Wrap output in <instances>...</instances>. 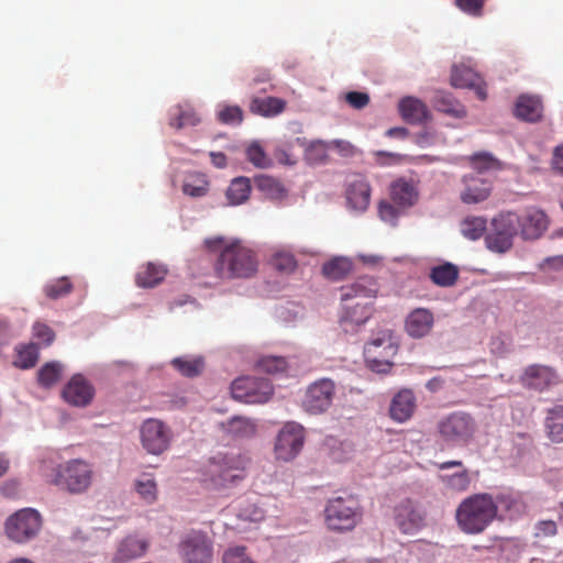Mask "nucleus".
<instances>
[{
  "instance_id": "obj_17",
  "label": "nucleus",
  "mask_w": 563,
  "mask_h": 563,
  "mask_svg": "<svg viewBox=\"0 0 563 563\" xmlns=\"http://www.w3.org/2000/svg\"><path fill=\"white\" fill-rule=\"evenodd\" d=\"M345 196L351 209L365 211L371 201V186L365 176L361 174L351 175L346 179Z\"/></svg>"
},
{
  "instance_id": "obj_18",
  "label": "nucleus",
  "mask_w": 563,
  "mask_h": 563,
  "mask_svg": "<svg viewBox=\"0 0 563 563\" xmlns=\"http://www.w3.org/2000/svg\"><path fill=\"white\" fill-rule=\"evenodd\" d=\"M66 402L76 407L88 406L95 396V388L81 374L74 375L63 389Z\"/></svg>"
},
{
  "instance_id": "obj_24",
  "label": "nucleus",
  "mask_w": 563,
  "mask_h": 563,
  "mask_svg": "<svg viewBox=\"0 0 563 563\" xmlns=\"http://www.w3.org/2000/svg\"><path fill=\"white\" fill-rule=\"evenodd\" d=\"M417 408L413 391L408 388L399 390L391 399L389 406L390 418L399 423L408 421Z\"/></svg>"
},
{
  "instance_id": "obj_51",
  "label": "nucleus",
  "mask_w": 563,
  "mask_h": 563,
  "mask_svg": "<svg viewBox=\"0 0 563 563\" xmlns=\"http://www.w3.org/2000/svg\"><path fill=\"white\" fill-rule=\"evenodd\" d=\"M217 117L223 124H240L243 121V110L239 106H224Z\"/></svg>"
},
{
  "instance_id": "obj_28",
  "label": "nucleus",
  "mask_w": 563,
  "mask_h": 563,
  "mask_svg": "<svg viewBox=\"0 0 563 563\" xmlns=\"http://www.w3.org/2000/svg\"><path fill=\"white\" fill-rule=\"evenodd\" d=\"M543 111L542 101L537 96L521 95L515 106V115L523 121L537 122Z\"/></svg>"
},
{
  "instance_id": "obj_53",
  "label": "nucleus",
  "mask_w": 563,
  "mask_h": 563,
  "mask_svg": "<svg viewBox=\"0 0 563 563\" xmlns=\"http://www.w3.org/2000/svg\"><path fill=\"white\" fill-rule=\"evenodd\" d=\"M329 143L316 141L306 148V158L311 163H321L327 158Z\"/></svg>"
},
{
  "instance_id": "obj_2",
  "label": "nucleus",
  "mask_w": 563,
  "mask_h": 563,
  "mask_svg": "<svg viewBox=\"0 0 563 563\" xmlns=\"http://www.w3.org/2000/svg\"><path fill=\"white\" fill-rule=\"evenodd\" d=\"M378 283L374 277L362 276L353 284L343 286L341 288V301L343 303L344 312L341 317V324L347 331L346 325L364 324L371 317V307L366 302L351 301L354 299H372L378 294Z\"/></svg>"
},
{
  "instance_id": "obj_42",
  "label": "nucleus",
  "mask_w": 563,
  "mask_h": 563,
  "mask_svg": "<svg viewBox=\"0 0 563 563\" xmlns=\"http://www.w3.org/2000/svg\"><path fill=\"white\" fill-rule=\"evenodd\" d=\"M172 365L184 376L195 377L201 374L205 368V361L202 357L180 356L172 361Z\"/></svg>"
},
{
  "instance_id": "obj_63",
  "label": "nucleus",
  "mask_w": 563,
  "mask_h": 563,
  "mask_svg": "<svg viewBox=\"0 0 563 563\" xmlns=\"http://www.w3.org/2000/svg\"><path fill=\"white\" fill-rule=\"evenodd\" d=\"M409 134L406 128H390L387 130L386 135L389 137L405 139Z\"/></svg>"
},
{
  "instance_id": "obj_35",
  "label": "nucleus",
  "mask_w": 563,
  "mask_h": 563,
  "mask_svg": "<svg viewBox=\"0 0 563 563\" xmlns=\"http://www.w3.org/2000/svg\"><path fill=\"white\" fill-rule=\"evenodd\" d=\"M256 188L271 200H282L287 196V189L278 179L261 175L255 177Z\"/></svg>"
},
{
  "instance_id": "obj_59",
  "label": "nucleus",
  "mask_w": 563,
  "mask_h": 563,
  "mask_svg": "<svg viewBox=\"0 0 563 563\" xmlns=\"http://www.w3.org/2000/svg\"><path fill=\"white\" fill-rule=\"evenodd\" d=\"M376 163L379 165L398 164L404 159V155L384 151L375 152Z\"/></svg>"
},
{
  "instance_id": "obj_12",
  "label": "nucleus",
  "mask_w": 563,
  "mask_h": 563,
  "mask_svg": "<svg viewBox=\"0 0 563 563\" xmlns=\"http://www.w3.org/2000/svg\"><path fill=\"white\" fill-rule=\"evenodd\" d=\"M274 393L268 379L257 377H240L231 385V395L234 399L249 402H266Z\"/></svg>"
},
{
  "instance_id": "obj_23",
  "label": "nucleus",
  "mask_w": 563,
  "mask_h": 563,
  "mask_svg": "<svg viewBox=\"0 0 563 563\" xmlns=\"http://www.w3.org/2000/svg\"><path fill=\"white\" fill-rule=\"evenodd\" d=\"M423 515L410 499L402 500L395 508V521L404 533H412L423 525Z\"/></svg>"
},
{
  "instance_id": "obj_4",
  "label": "nucleus",
  "mask_w": 563,
  "mask_h": 563,
  "mask_svg": "<svg viewBox=\"0 0 563 563\" xmlns=\"http://www.w3.org/2000/svg\"><path fill=\"white\" fill-rule=\"evenodd\" d=\"M257 268L256 253L241 241L227 244L213 265L216 275L222 279L250 278Z\"/></svg>"
},
{
  "instance_id": "obj_37",
  "label": "nucleus",
  "mask_w": 563,
  "mask_h": 563,
  "mask_svg": "<svg viewBox=\"0 0 563 563\" xmlns=\"http://www.w3.org/2000/svg\"><path fill=\"white\" fill-rule=\"evenodd\" d=\"M429 277L437 286L451 287L459 278V268L452 263H444L432 267Z\"/></svg>"
},
{
  "instance_id": "obj_55",
  "label": "nucleus",
  "mask_w": 563,
  "mask_h": 563,
  "mask_svg": "<svg viewBox=\"0 0 563 563\" xmlns=\"http://www.w3.org/2000/svg\"><path fill=\"white\" fill-rule=\"evenodd\" d=\"M33 335L44 345H49L54 339V331L45 323L36 322L33 325Z\"/></svg>"
},
{
  "instance_id": "obj_43",
  "label": "nucleus",
  "mask_w": 563,
  "mask_h": 563,
  "mask_svg": "<svg viewBox=\"0 0 563 563\" xmlns=\"http://www.w3.org/2000/svg\"><path fill=\"white\" fill-rule=\"evenodd\" d=\"M209 190V181L203 174L195 173L189 175L183 185L185 195L199 198L207 195Z\"/></svg>"
},
{
  "instance_id": "obj_61",
  "label": "nucleus",
  "mask_w": 563,
  "mask_h": 563,
  "mask_svg": "<svg viewBox=\"0 0 563 563\" xmlns=\"http://www.w3.org/2000/svg\"><path fill=\"white\" fill-rule=\"evenodd\" d=\"M19 485L14 481L5 482L1 486V493L3 496L12 498L18 494Z\"/></svg>"
},
{
  "instance_id": "obj_60",
  "label": "nucleus",
  "mask_w": 563,
  "mask_h": 563,
  "mask_svg": "<svg viewBox=\"0 0 563 563\" xmlns=\"http://www.w3.org/2000/svg\"><path fill=\"white\" fill-rule=\"evenodd\" d=\"M552 165L554 169L563 174V145L555 147Z\"/></svg>"
},
{
  "instance_id": "obj_1",
  "label": "nucleus",
  "mask_w": 563,
  "mask_h": 563,
  "mask_svg": "<svg viewBox=\"0 0 563 563\" xmlns=\"http://www.w3.org/2000/svg\"><path fill=\"white\" fill-rule=\"evenodd\" d=\"M497 514L498 504L492 495L474 494L460 503L455 510V520L465 534H479L493 523Z\"/></svg>"
},
{
  "instance_id": "obj_40",
  "label": "nucleus",
  "mask_w": 563,
  "mask_h": 563,
  "mask_svg": "<svg viewBox=\"0 0 563 563\" xmlns=\"http://www.w3.org/2000/svg\"><path fill=\"white\" fill-rule=\"evenodd\" d=\"M251 194V181L246 177L234 178L227 189L229 205L238 206L245 202Z\"/></svg>"
},
{
  "instance_id": "obj_54",
  "label": "nucleus",
  "mask_w": 563,
  "mask_h": 563,
  "mask_svg": "<svg viewBox=\"0 0 563 563\" xmlns=\"http://www.w3.org/2000/svg\"><path fill=\"white\" fill-rule=\"evenodd\" d=\"M486 0H455V5L464 13L479 18Z\"/></svg>"
},
{
  "instance_id": "obj_19",
  "label": "nucleus",
  "mask_w": 563,
  "mask_h": 563,
  "mask_svg": "<svg viewBox=\"0 0 563 563\" xmlns=\"http://www.w3.org/2000/svg\"><path fill=\"white\" fill-rule=\"evenodd\" d=\"M397 347L391 342V336L388 333H384L382 336L373 339L365 346V355L367 362L372 364V367L377 371H384L380 366L390 367L391 363L383 360L384 357L393 356L396 353Z\"/></svg>"
},
{
  "instance_id": "obj_49",
  "label": "nucleus",
  "mask_w": 563,
  "mask_h": 563,
  "mask_svg": "<svg viewBox=\"0 0 563 563\" xmlns=\"http://www.w3.org/2000/svg\"><path fill=\"white\" fill-rule=\"evenodd\" d=\"M273 266L280 273H292L297 267L295 256L289 252H277L272 258Z\"/></svg>"
},
{
  "instance_id": "obj_16",
  "label": "nucleus",
  "mask_w": 563,
  "mask_h": 563,
  "mask_svg": "<svg viewBox=\"0 0 563 563\" xmlns=\"http://www.w3.org/2000/svg\"><path fill=\"white\" fill-rule=\"evenodd\" d=\"M518 234L523 240H537L543 235L549 228V217L540 208L528 207L521 214L517 213Z\"/></svg>"
},
{
  "instance_id": "obj_27",
  "label": "nucleus",
  "mask_w": 563,
  "mask_h": 563,
  "mask_svg": "<svg viewBox=\"0 0 563 563\" xmlns=\"http://www.w3.org/2000/svg\"><path fill=\"white\" fill-rule=\"evenodd\" d=\"M433 323L434 317L429 309L417 308L407 316L405 330L409 336L420 339L431 332Z\"/></svg>"
},
{
  "instance_id": "obj_22",
  "label": "nucleus",
  "mask_w": 563,
  "mask_h": 563,
  "mask_svg": "<svg viewBox=\"0 0 563 563\" xmlns=\"http://www.w3.org/2000/svg\"><path fill=\"white\" fill-rule=\"evenodd\" d=\"M439 470H448L451 467H459L460 470L452 474L439 475L440 482L444 488L453 493L466 492L471 485V475L467 468L464 467L462 461H446L437 465Z\"/></svg>"
},
{
  "instance_id": "obj_29",
  "label": "nucleus",
  "mask_w": 563,
  "mask_h": 563,
  "mask_svg": "<svg viewBox=\"0 0 563 563\" xmlns=\"http://www.w3.org/2000/svg\"><path fill=\"white\" fill-rule=\"evenodd\" d=\"M398 109L402 119L411 124L422 123L429 118L427 106L415 97L402 98Z\"/></svg>"
},
{
  "instance_id": "obj_31",
  "label": "nucleus",
  "mask_w": 563,
  "mask_h": 563,
  "mask_svg": "<svg viewBox=\"0 0 563 563\" xmlns=\"http://www.w3.org/2000/svg\"><path fill=\"white\" fill-rule=\"evenodd\" d=\"M287 107L286 100L277 97L260 98L254 97L250 102V111L253 114L271 118L276 117L285 111Z\"/></svg>"
},
{
  "instance_id": "obj_58",
  "label": "nucleus",
  "mask_w": 563,
  "mask_h": 563,
  "mask_svg": "<svg viewBox=\"0 0 563 563\" xmlns=\"http://www.w3.org/2000/svg\"><path fill=\"white\" fill-rule=\"evenodd\" d=\"M329 148L336 150L342 156L349 157L355 154V147L349 141L334 140L329 143Z\"/></svg>"
},
{
  "instance_id": "obj_56",
  "label": "nucleus",
  "mask_w": 563,
  "mask_h": 563,
  "mask_svg": "<svg viewBox=\"0 0 563 563\" xmlns=\"http://www.w3.org/2000/svg\"><path fill=\"white\" fill-rule=\"evenodd\" d=\"M347 103L353 107L354 109H363L365 108L369 102V97L365 92L360 91H351L346 93L345 97Z\"/></svg>"
},
{
  "instance_id": "obj_64",
  "label": "nucleus",
  "mask_w": 563,
  "mask_h": 563,
  "mask_svg": "<svg viewBox=\"0 0 563 563\" xmlns=\"http://www.w3.org/2000/svg\"><path fill=\"white\" fill-rule=\"evenodd\" d=\"M276 156H277V158L279 159L280 163H284V164H287V165L296 164V158H294L285 150H278Z\"/></svg>"
},
{
  "instance_id": "obj_20",
  "label": "nucleus",
  "mask_w": 563,
  "mask_h": 563,
  "mask_svg": "<svg viewBox=\"0 0 563 563\" xmlns=\"http://www.w3.org/2000/svg\"><path fill=\"white\" fill-rule=\"evenodd\" d=\"M464 189L460 198L466 205H475L485 201L492 194L493 184L478 175H466L462 179Z\"/></svg>"
},
{
  "instance_id": "obj_25",
  "label": "nucleus",
  "mask_w": 563,
  "mask_h": 563,
  "mask_svg": "<svg viewBox=\"0 0 563 563\" xmlns=\"http://www.w3.org/2000/svg\"><path fill=\"white\" fill-rule=\"evenodd\" d=\"M150 548V542L139 536H126L119 544L113 556V563H125L143 556Z\"/></svg>"
},
{
  "instance_id": "obj_46",
  "label": "nucleus",
  "mask_w": 563,
  "mask_h": 563,
  "mask_svg": "<svg viewBox=\"0 0 563 563\" xmlns=\"http://www.w3.org/2000/svg\"><path fill=\"white\" fill-rule=\"evenodd\" d=\"M43 291L49 299H59L73 291V283L68 277H60L47 283Z\"/></svg>"
},
{
  "instance_id": "obj_8",
  "label": "nucleus",
  "mask_w": 563,
  "mask_h": 563,
  "mask_svg": "<svg viewBox=\"0 0 563 563\" xmlns=\"http://www.w3.org/2000/svg\"><path fill=\"white\" fill-rule=\"evenodd\" d=\"M477 426L474 418L466 412H452L439 420L438 433L443 442L452 446L468 444L476 432Z\"/></svg>"
},
{
  "instance_id": "obj_62",
  "label": "nucleus",
  "mask_w": 563,
  "mask_h": 563,
  "mask_svg": "<svg viewBox=\"0 0 563 563\" xmlns=\"http://www.w3.org/2000/svg\"><path fill=\"white\" fill-rule=\"evenodd\" d=\"M210 158L218 168H223L227 165V156L222 152H210Z\"/></svg>"
},
{
  "instance_id": "obj_47",
  "label": "nucleus",
  "mask_w": 563,
  "mask_h": 563,
  "mask_svg": "<svg viewBox=\"0 0 563 563\" xmlns=\"http://www.w3.org/2000/svg\"><path fill=\"white\" fill-rule=\"evenodd\" d=\"M257 367L260 371L268 373V374H278L284 373L288 363L287 360L283 356H264L257 362Z\"/></svg>"
},
{
  "instance_id": "obj_9",
  "label": "nucleus",
  "mask_w": 563,
  "mask_h": 563,
  "mask_svg": "<svg viewBox=\"0 0 563 563\" xmlns=\"http://www.w3.org/2000/svg\"><path fill=\"white\" fill-rule=\"evenodd\" d=\"M518 234L517 213L504 211L493 218L490 230L485 235L486 247L496 253H506L514 245V239Z\"/></svg>"
},
{
  "instance_id": "obj_10",
  "label": "nucleus",
  "mask_w": 563,
  "mask_h": 563,
  "mask_svg": "<svg viewBox=\"0 0 563 563\" xmlns=\"http://www.w3.org/2000/svg\"><path fill=\"white\" fill-rule=\"evenodd\" d=\"M41 527V515L32 508H24L8 518L5 532L11 540L23 543L36 537Z\"/></svg>"
},
{
  "instance_id": "obj_50",
  "label": "nucleus",
  "mask_w": 563,
  "mask_h": 563,
  "mask_svg": "<svg viewBox=\"0 0 563 563\" xmlns=\"http://www.w3.org/2000/svg\"><path fill=\"white\" fill-rule=\"evenodd\" d=\"M223 563H257L246 552L243 545L228 548L222 555Z\"/></svg>"
},
{
  "instance_id": "obj_52",
  "label": "nucleus",
  "mask_w": 563,
  "mask_h": 563,
  "mask_svg": "<svg viewBox=\"0 0 563 563\" xmlns=\"http://www.w3.org/2000/svg\"><path fill=\"white\" fill-rule=\"evenodd\" d=\"M247 159L256 167L266 168L271 165V161L258 143H252L246 148Z\"/></svg>"
},
{
  "instance_id": "obj_21",
  "label": "nucleus",
  "mask_w": 563,
  "mask_h": 563,
  "mask_svg": "<svg viewBox=\"0 0 563 563\" xmlns=\"http://www.w3.org/2000/svg\"><path fill=\"white\" fill-rule=\"evenodd\" d=\"M451 84L456 88L473 89L481 100L487 98L486 84L474 69L465 65H455L452 68Z\"/></svg>"
},
{
  "instance_id": "obj_38",
  "label": "nucleus",
  "mask_w": 563,
  "mask_h": 563,
  "mask_svg": "<svg viewBox=\"0 0 563 563\" xmlns=\"http://www.w3.org/2000/svg\"><path fill=\"white\" fill-rule=\"evenodd\" d=\"M470 163L472 168L475 170L473 175H478L488 172L501 170L504 165L493 154L488 152H478L470 156Z\"/></svg>"
},
{
  "instance_id": "obj_15",
  "label": "nucleus",
  "mask_w": 563,
  "mask_h": 563,
  "mask_svg": "<svg viewBox=\"0 0 563 563\" xmlns=\"http://www.w3.org/2000/svg\"><path fill=\"white\" fill-rule=\"evenodd\" d=\"M140 435L142 446L154 455L167 450L172 437L169 429L157 419L145 420L141 426Z\"/></svg>"
},
{
  "instance_id": "obj_30",
  "label": "nucleus",
  "mask_w": 563,
  "mask_h": 563,
  "mask_svg": "<svg viewBox=\"0 0 563 563\" xmlns=\"http://www.w3.org/2000/svg\"><path fill=\"white\" fill-rule=\"evenodd\" d=\"M166 275L167 268L164 265L148 262L139 268L135 284L141 288H153L159 285Z\"/></svg>"
},
{
  "instance_id": "obj_32",
  "label": "nucleus",
  "mask_w": 563,
  "mask_h": 563,
  "mask_svg": "<svg viewBox=\"0 0 563 563\" xmlns=\"http://www.w3.org/2000/svg\"><path fill=\"white\" fill-rule=\"evenodd\" d=\"M201 121L199 114L189 103H179L169 112V125L180 130L185 126H196Z\"/></svg>"
},
{
  "instance_id": "obj_6",
  "label": "nucleus",
  "mask_w": 563,
  "mask_h": 563,
  "mask_svg": "<svg viewBox=\"0 0 563 563\" xmlns=\"http://www.w3.org/2000/svg\"><path fill=\"white\" fill-rule=\"evenodd\" d=\"M389 196L390 201L379 202L378 214L384 222L396 225L399 217L418 202V183L413 179L398 178L390 184Z\"/></svg>"
},
{
  "instance_id": "obj_57",
  "label": "nucleus",
  "mask_w": 563,
  "mask_h": 563,
  "mask_svg": "<svg viewBox=\"0 0 563 563\" xmlns=\"http://www.w3.org/2000/svg\"><path fill=\"white\" fill-rule=\"evenodd\" d=\"M537 537H553L558 532L556 522L553 520H542L537 523Z\"/></svg>"
},
{
  "instance_id": "obj_26",
  "label": "nucleus",
  "mask_w": 563,
  "mask_h": 563,
  "mask_svg": "<svg viewBox=\"0 0 563 563\" xmlns=\"http://www.w3.org/2000/svg\"><path fill=\"white\" fill-rule=\"evenodd\" d=\"M558 380L555 372L543 365L528 366L520 377L523 386L542 391Z\"/></svg>"
},
{
  "instance_id": "obj_34",
  "label": "nucleus",
  "mask_w": 563,
  "mask_h": 563,
  "mask_svg": "<svg viewBox=\"0 0 563 563\" xmlns=\"http://www.w3.org/2000/svg\"><path fill=\"white\" fill-rule=\"evenodd\" d=\"M432 104L435 110L449 114L453 118H464L466 115L465 107L459 102L450 92L435 91L432 98Z\"/></svg>"
},
{
  "instance_id": "obj_41",
  "label": "nucleus",
  "mask_w": 563,
  "mask_h": 563,
  "mask_svg": "<svg viewBox=\"0 0 563 563\" xmlns=\"http://www.w3.org/2000/svg\"><path fill=\"white\" fill-rule=\"evenodd\" d=\"M486 231L487 220L484 217L470 216L461 222V232L468 240H479Z\"/></svg>"
},
{
  "instance_id": "obj_11",
  "label": "nucleus",
  "mask_w": 563,
  "mask_h": 563,
  "mask_svg": "<svg viewBox=\"0 0 563 563\" xmlns=\"http://www.w3.org/2000/svg\"><path fill=\"white\" fill-rule=\"evenodd\" d=\"M178 552L185 563H211L213 542L206 532L192 530L183 537Z\"/></svg>"
},
{
  "instance_id": "obj_39",
  "label": "nucleus",
  "mask_w": 563,
  "mask_h": 563,
  "mask_svg": "<svg viewBox=\"0 0 563 563\" xmlns=\"http://www.w3.org/2000/svg\"><path fill=\"white\" fill-rule=\"evenodd\" d=\"M545 429L553 442H563V404L548 410Z\"/></svg>"
},
{
  "instance_id": "obj_5",
  "label": "nucleus",
  "mask_w": 563,
  "mask_h": 563,
  "mask_svg": "<svg viewBox=\"0 0 563 563\" xmlns=\"http://www.w3.org/2000/svg\"><path fill=\"white\" fill-rule=\"evenodd\" d=\"M92 464L82 459H71L53 468L49 482L73 495L86 493L92 485Z\"/></svg>"
},
{
  "instance_id": "obj_44",
  "label": "nucleus",
  "mask_w": 563,
  "mask_h": 563,
  "mask_svg": "<svg viewBox=\"0 0 563 563\" xmlns=\"http://www.w3.org/2000/svg\"><path fill=\"white\" fill-rule=\"evenodd\" d=\"M135 490L147 504H153L157 499V484L151 474H142L135 481Z\"/></svg>"
},
{
  "instance_id": "obj_33",
  "label": "nucleus",
  "mask_w": 563,
  "mask_h": 563,
  "mask_svg": "<svg viewBox=\"0 0 563 563\" xmlns=\"http://www.w3.org/2000/svg\"><path fill=\"white\" fill-rule=\"evenodd\" d=\"M223 431L234 439H250L256 433V423L246 417L235 416L222 423Z\"/></svg>"
},
{
  "instance_id": "obj_48",
  "label": "nucleus",
  "mask_w": 563,
  "mask_h": 563,
  "mask_svg": "<svg viewBox=\"0 0 563 563\" xmlns=\"http://www.w3.org/2000/svg\"><path fill=\"white\" fill-rule=\"evenodd\" d=\"M38 358V351L35 344H29L18 351V357L14 364L20 368H31Z\"/></svg>"
},
{
  "instance_id": "obj_14",
  "label": "nucleus",
  "mask_w": 563,
  "mask_h": 563,
  "mask_svg": "<svg viewBox=\"0 0 563 563\" xmlns=\"http://www.w3.org/2000/svg\"><path fill=\"white\" fill-rule=\"evenodd\" d=\"M335 395V384L329 378H321L310 384L302 399V408L311 413L319 415L327 411L332 405Z\"/></svg>"
},
{
  "instance_id": "obj_36",
  "label": "nucleus",
  "mask_w": 563,
  "mask_h": 563,
  "mask_svg": "<svg viewBox=\"0 0 563 563\" xmlns=\"http://www.w3.org/2000/svg\"><path fill=\"white\" fill-rule=\"evenodd\" d=\"M353 271V263L349 257H334L322 266L323 275L331 280H341Z\"/></svg>"
},
{
  "instance_id": "obj_45",
  "label": "nucleus",
  "mask_w": 563,
  "mask_h": 563,
  "mask_svg": "<svg viewBox=\"0 0 563 563\" xmlns=\"http://www.w3.org/2000/svg\"><path fill=\"white\" fill-rule=\"evenodd\" d=\"M63 366L58 362H49L41 367L37 373L38 384L45 388L55 385L62 377Z\"/></svg>"
},
{
  "instance_id": "obj_7",
  "label": "nucleus",
  "mask_w": 563,
  "mask_h": 563,
  "mask_svg": "<svg viewBox=\"0 0 563 563\" xmlns=\"http://www.w3.org/2000/svg\"><path fill=\"white\" fill-rule=\"evenodd\" d=\"M324 516L330 530L350 531L362 520V510L353 496H340L328 501Z\"/></svg>"
},
{
  "instance_id": "obj_13",
  "label": "nucleus",
  "mask_w": 563,
  "mask_h": 563,
  "mask_svg": "<svg viewBox=\"0 0 563 563\" xmlns=\"http://www.w3.org/2000/svg\"><path fill=\"white\" fill-rule=\"evenodd\" d=\"M305 443V428L290 421L284 424L275 442V456L277 460L290 461L301 451Z\"/></svg>"
},
{
  "instance_id": "obj_3",
  "label": "nucleus",
  "mask_w": 563,
  "mask_h": 563,
  "mask_svg": "<svg viewBox=\"0 0 563 563\" xmlns=\"http://www.w3.org/2000/svg\"><path fill=\"white\" fill-rule=\"evenodd\" d=\"M250 459L241 453H218L209 459L201 471V481L209 488L233 485L245 476Z\"/></svg>"
}]
</instances>
